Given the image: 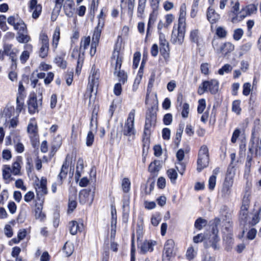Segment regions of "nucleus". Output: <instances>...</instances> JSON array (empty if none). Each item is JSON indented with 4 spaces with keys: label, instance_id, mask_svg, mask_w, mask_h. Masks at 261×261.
I'll return each instance as SVG.
<instances>
[{
    "label": "nucleus",
    "instance_id": "obj_32",
    "mask_svg": "<svg viewBox=\"0 0 261 261\" xmlns=\"http://www.w3.org/2000/svg\"><path fill=\"white\" fill-rule=\"evenodd\" d=\"M157 14L158 12H152L150 14L147 24V35H148L150 29L152 28V26L156 20Z\"/></svg>",
    "mask_w": 261,
    "mask_h": 261
},
{
    "label": "nucleus",
    "instance_id": "obj_25",
    "mask_svg": "<svg viewBox=\"0 0 261 261\" xmlns=\"http://www.w3.org/2000/svg\"><path fill=\"white\" fill-rule=\"evenodd\" d=\"M68 164H67V161H65L63 164L61 171L58 176V182L59 184L62 185L63 179L66 178L68 172Z\"/></svg>",
    "mask_w": 261,
    "mask_h": 261
},
{
    "label": "nucleus",
    "instance_id": "obj_30",
    "mask_svg": "<svg viewBox=\"0 0 261 261\" xmlns=\"http://www.w3.org/2000/svg\"><path fill=\"white\" fill-rule=\"evenodd\" d=\"M20 137L19 136H16L13 138V142L15 144V148L18 153H21L24 151V146L20 142Z\"/></svg>",
    "mask_w": 261,
    "mask_h": 261
},
{
    "label": "nucleus",
    "instance_id": "obj_33",
    "mask_svg": "<svg viewBox=\"0 0 261 261\" xmlns=\"http://www.w3.org/2000/svg\"><path fill=\"white\" fill-rule=\"evenodd\" d=\"M233 174L227 171L223 185L231 188L233 183Z\"/></svg>",
    "mask_w": 261,
    "mask_h": 261
},
{
    "label": "nucleus",
    "instance_id": "obj_38",
    "mask_svg": "<svg viewBox=\"0 0 261 261\" xmlns=\"http://www.w3.org/2000/svg\"><path fill=\"white\" fill-rule=\"evenodd\" d=\"M55 63L59 67L65 69L67 67V62L63 58L57 56L54 60Z\"/></svg>",
    "mask_w": 261,
    "mask_h": 261
},
{
    "label": "nucleus",
    "instance_id": "obj_46",
    "mask_svg": "<svg viewBox=\"0 0 261 261\" xmlns=\"http://www.w3.org/2000/svg\"><path fill=\"white\" fill-rule=\"evenodd\" d=\"M39 41L41 45L42 46H49V39L46 33L41 32L39 35Z\"/></svg>",
    "mask_w": 261,
    "mask_h": 261
},
{
    "label": "nucleus",
    "instance_id": "obj_34",
    "mask_svg": "<svg viewBox=\"0 0 261 261\" xmlns=\"http://www.w3.org/2000/svg\"><path fill=\"white\" fill-rule=\"evenodd\" d=\"M17 21L16 24L13 27L14 30L18 31V33H26L27 27L23 21L20 19Z\"/></svg>",
    "mask_w": 261,
    "mask_h": 261
},
{
    "label": "nucleus",
    "instance_id": "obj_54",
    "mask_svg": "<svg viewBox=\"0 0 261 261\" xmlns=\"http://www.w3.org/2000/svg\"><path fill=\"white\" fill-rule=\"evenodd\" d=\"M184 124H180L179 125V127L177 130L176 133V140L175 142L177 144H178L181 140L182 134L184 130Z\"/></svg>",
    "mask_w": 261,
    "mask_h": 261
},
{
    "label": "nucleus",
    "instance_id": "obj_27",
    "mask_svg": "<svg viewBox=\"0 0 261 261\" xmlns=\"http://www.w3.org/2000/svg\"><path fill=\"white\" fill-rule=\"evenodd\" d=\"M11 168L10 166L4 165L3 169V177L5 180H8V182L14 180V178L11 176Z\"/></svg>",
    "mask_w": 261,
    "mask_h": 261
},
{
    "label": "nucleus",
    "instance_id": "obj_6",
    "mask_svg": "<svg viewBox=\"0 0 261 261\" xmlns=\"http://www.w3.org/2000/svg\"><path fill=\"white\" fill-rule=\"evenodd\" d=\"M156 116L155 112L149 111L147 112L146 116V121L144 130V135L148 137L150 135L152 127L155 125Z\"/></svg>",
    "mask_w": 261,
    "mask_h": 261
},
{
    "label": "nucleus",
    "instance_id": "obj_53",
    "mask_svg": "<svg viewBox=\"0 0 261 261\" xmlns=\"http://www.w3.org/2000/svg\"><path fill=\"white\" fill-rule=\"evenodd\" d=\"M232 69V67L228 64H225L222 67L219 69L218 73L220 75H223L224 73H229Z\"/></svg>",
    "mask_w": 261,
    "mask_h": 261
},
{
    "label": "nucleus",
    "instance_id": "obj_1",
    "mask_svg": "<svg viewBox=\"0 0 261 261\" xmlns=\"http://www.w3.org/2000/svg\"><path fill=\"white\" fill-rule=\"evenodd\" d=\"M123 59V55L120 53V48L116 46L112 56L111 64L114 65V75L118 77L119 83L124 84L127 81V75L124 70H120Z\"/></svg>",
    "mask_w": 261,
    "mask_h": 261
},
{
    "label": "nucleus",
    "instance_id": "obj_26",
    "mask_svg": "<svg viewBox=\"0 0 261 261\" xmlns=\"http://www.w3.org/2000/svg\"><path fill=\"white\" fill-rule=\"evenodd\" d=\"M147 0H138L137 6V16L138 17L142 18L143 17L145 7L146 6Z\"/></svg>",
    "mask_w": 261,
    "mask_h": 261
},
{
    "label": "nucleus",
    "instance_id": "obj_44",
    "mask_svg": "<svg viewBox=\"0 0 261 261\" xmlns=\"http://www.w3.org/2000/svg\"><path fill=\"white\" fill-rule=\"evenodd\" d=\"M186 14V6L185 4L181 5L180 8V15L178 19V23L180 24L181 20H183V23L186 24L185 16Z\"/></svg>",
    "mask_w": 261,
    "mask_h": 261
},
{
    "label": "nucleus",
    "instance_id": "obj_52",
    "mask_svg": "<svg viewBox=\"0 0 261 261\" xmlns=\"http://www.w3.org/2000/svg\"><path fill=\"white\" fill-rule=\"evenodd\" d=\"M197 254L196 251L194 249L193 247L188 248L186 252L187 258L190 260L193 259Z\"/></svg>",
    "mask_w": 261,
    "mask_h": 261
},
{
    "label": "nucleus",
    "instance_id": "obj_60",
    "mask_svg": "<svg viewBox=\"0 0 261 261\" xmlns=\"http://www.w3.org/2000/svg\"><path fill=\"white\" fill-rule=\"evenodd\" d=\"M224 241L227 244L228 247L226 248V249L228 250L231 246V245L233 244V239L232 237V234H228L226 235L224 237Z\"/></svg>",
    "mask_w": 261,
    "mask_h": 261
},
{
    "label": "nucleus",
    "instance_id": "obj_19",
    "mask_svg": "<svg viewBox=\"0 0 261 261\" xmlns=\"http://www.w3.org/2000/svg\"><path fill=\"white\" fill-rule=\"evenodd\" d=\"M156 245V242L153 241H145L142 243L139 246L141 252L143 254L147 252H151L153 250V247Z\"/></svg>",
    "mask_w": 261,
    "mask_h": 261
},
{
    "label": "nucleus",
    "instance_id": "obj_47",
    "mask_svg": "<svg viewBox=\"0 0 261 261\" xmlns=\"http://www.w3.org/2000/svg\"><path fill=\"white\" fill-rule=\"evenodd\" d=\"M167 175L168 177L170 179L171 182L174 184L177 177V173L176 170L174 169L168 170Z\"/></svg>",
    "mask_w": 261,
    "mask_h": 261
},
{
    "label": "nucleus",
    "instance_id": "obj_57",
    "mask_svg": "<svg viewBox=\"0 0 261 261\" xmlns=\"http://www.w3.org/2000/svg\"><path fill=\"white\" fill-rule=\"evenodd\" d=\"M189 114V105L188 103H184L182 107V110L181 112V116L184 118H186L188 117Z\"/></svg>",
    "mask_w": 261,
    "mask_h": 261
},
{
    "label": "nucleus",
    "instance_id": "obj_4",
    "mask_svg": "<svg viewBox=\"0 0 261 261\" xmlns=\"http://www.w3.org/2000/svg\"><path fill=\"white\" fill-rule=\"evenodd\" d=\"M209 160L208 149L206 145H203L201 146L198 152L197 162L198 172H201L204 168L208 166Z\"/></svg>",
    "mask_w": 261,
    "mask_h": 261
},
{
    "label": "nucleus",
    "instance_id": "obj_15",
    "mask_svg": "<svg viewBox=\"0 0 261 261\" xmlns=\"http://www.w3.org/2000/svg\"><path fill=\"white\" fill-rule=\"evenodd\" d=\"M261 213V207L259 208V210L252 214V217L250 218L248 215V211H247V220L246 221H244L243 220H240L241 222L243 224L245 225L247 224H249L251 225H255L257 223H258L260 220V215Z\"/></svg>",
    "mask_w": 261,
    "mask_h": 261
},
{
    "label": "nucleus",
    "instance_id": "obj_10",
    "mask_svg": "<svg viewBox=\"0 0 261 261\" xmlns=\"http://www.w3.org/2000/svg\"><path fill=\"white\" fill-rule=\"evenodd\" d=\"M160 51L164 59L167 61L169 58V43L166 39L165 36L161 32H159Z\"/></svg>",
    "mask_w": 261,
    "mask_h": 261
},
{
    "label": "nucleus",
    "instance_id": "obj_43",
    "mask_svg": "<svg viewBox=\"0 0 261 261\" xmlns=\"http://www.w3.org/2000/svg\"><path fill=\"white\" fill-rule=\"evenodd\" d=\"M24 33H18V36L16 37L17 41L19 43H23L28 42L31 38L29 36L24 34Z\"/></svg>",
    "mask_w": 261,
    "mask_h": 261
},
{
    "label": "nucleus",
    "instance_id": "obj_58",
    "mask_svg": "<svg viewBox=\"0 0 261 261\" xmlns=\"http://www.w3.org/2000/svg\"><path fill=\"white\" fill-rule=\"evenodd\" d=\"M186 167V164L182 161H178V162L176 163V168L181 175L184 174Z\"/></svg>",
    "mask_w": 261,
    "mask_h": 261
},
{
    "label": "nucleus",
    "instance_id": "obj_29",
    "mask_svg": "<svg viewBox=\"0 0 261 261\" xmlns=\"http://www.w3.org/2000/svg\"><path fill=\"white\" fill-rule=\"evenodd\" d=\"M72 6H73V2L71 0H68L65 3L64 5V9L65 13V14L68 17H72L73 15L72 12Z\"/></svg>",
    "mask_w": 261,
    "mask_h": 261
},
{
    "label": "nucleus",
    "instance_id": "obj_11",
    "mask_svg": "<svg viewBox=\"0 0 261 261\" xmlns=\"http://www.w3.org/2000/svg\"><path fill=\"white\" fill-rule=\"evenodd\" d=\"M94 196V192L91 190L84 189L79 194L80 203L82 204L88 203L90 205L93 201Z\"/></svg>",
    "mask_w": 261,
    "mask_h": 261
},
{
    "label": "nucleus",
    "instance_id": "obj_39",
    "mask_svg": "<svg viewBox=\"0 0 261 261\" xmlns=\"http://www.w3.org/2000/svg\"><path fill=\"white\" fill-rule=\"evenodd\" d=\"M90 43V36H88L82 39L81 41L80 45V51H83V53L85 50L89 46Z\"/></svg>",
    "mask_w": 261,
    "mask_h": 261
},
{
    "label": "nucleus",
    "instance_id": "obj_62",
    "mask_svg": "<svg viewBox=\"0 0 261 261\" xmlns=\"http://www.w3.org/2000/svg\"><path fill=\"white\" fill-rule=\"evenodd\" d=\"M21 19H19L18 16H10L7 19L8 23L12 25L13 27L17 23V20H20Z\"/></svg>",
    "mask_w": 261,
    "mask_h": 261
},
{
    "label": "nucleus",
    "instance_id": "obj_59",
    "mask_svg": "<svg viewBox=\"0 0 261 261\" xmlns=\"http://www.w3.org/2000/svg\"><path fill=\"white\" fill-rule=\"evenodd\" d=\"M206 104L204 99H200L198 100V106L197 108V112L198 113L201 114L205 108Z\"/></svg>",
    "mask_w": 261,
    "mask_h": 261
},
{
    "label": "nucleus",
    "instance_id": "obj_24",
    "mask_svg": "<svg viewBox=\"0 0 261 261\" xmlns=\"http://www.w3.org/2000/svg\"><path fill=\"white\" fill-rule=\"evenodd\" d=\"M207 18L210 23H214L219 19L220 16L214 9L210 7L207 11Z\"/></svg>",
    "mask_w": 261,
    "mask_h": 261
},
{
    "label": "nucleus",
    "instance_id": "obj_42",
    "mask_svg": "<svg viewBox=\"0 0 261 261\" xmlns=\"http://www.w3.org/2000/svg\"><path fill=\"white\" fill-rule=\"evenodd\" d=\"M70 233L72 235H75L79 229L77 222L75 221H72L69 223Z\"/></svg>",
    "mask_w": 261,
    "mask_h": 261
},
{
    "label": "nucleus",
    "instance_id": "obj_12",
    "mask_svg": "<svg viewBox=\"0 0 261 261\" xmlns=\"http://www.w3.org/2000/svg\"><path fill=\"white\" fill-rule=\"evenodd\" d=\"M174 242L172 239L166 241L163 254V261H169L171 257L174 249Z\"/></svg>",
    "mask_w": 261,
    "mask_h": 261
},
{
    "label": "nucleus",
    "instance_id": "obj_63",
    "mask_svg": "<svg viewBox=\"0 0 261 261\" xmlns=\"http://www.w3.org/2000/svg\"><path fill=\"white\" fill-rule=\"evenodd\" d=\"M216 34L219 38H225L227 35V31L223 28L219 27L216 30Z\"/></svg>",
    "mask_w": 261,
    "mask_h": 261
},
{
    "label": "nucleus",
    "instance_id": "obj_22",
    "mask_svg": "<svg viewBox=\"0 0 261 261\" xmlns=\"http://www.w3.org/2000/svg\"><path fill=\"white\" fill-rule=\"evenodd\" d=\"M98 84V77L96 76V74H95L94 71H93V73L89 77V83L87 92L89 91L91 94L93 91L94 87L97 88Z\"/></svg>",
    "mask_w": 261,
    "mask_h": 261
},
{
    "label": "nucleus",
    "instance_id": "obj_8",
    "mask_svg": "<svg viewBox=\"0 0 261 261\" xmlns=\"http://www.w3.org/2000/svg\"><path fill=\"white\" fill-rule=\"evenodd\" d=\"M250 192L249 190H246L243 200L242 205L240 213V220L246 221L247 220V211L250 204Z\"/></svg>",
    "mask_w": 261,
    "mask_h": 261
},
{
    "label": "nucleus",
    "instance_id": "obj_13",
    "mask_svg": "<svg viewBox=\"0 0 261 261\" xmlns=\"http://www.w3.org/2000/svg\"><path fill=\"white\" fill-rule=\"evenodd\" d=\"M47 179L42 177L40 181L35 184V188L37 196H44L47 194Z\"/></svg>",
    "mask_w": 261,
    "mask_h": 261
},
{
    "label": "nucleus",
    "instance_id": "obj_35",
    "mask_svg": "<svg viewBox=\"0 0 261 261\" xmlns=\"http://www.w3.org/2000/svg\"><path fill=\"white\" fill-rule=\"evenodd\" d=\"M75 197L76 195L74 194L73 196H70L69 198L68 213H72L76 207L77 202L75 200Z\"/></svg>",
    "mask_w": 261,
    "mask_h": 261
},
{
    "label": "nucleus",
    "instance_id": "obj_20",
    "mask_svg": "<svg viewBox=\"0 0 261 261\" xmlns=\"http://www.w3.org/2000/svg\"><path fill=\"white\" fill-rule=\"evenodd\" d=\"M29 112L33 114L36 112H38L39 104L37 101L36 96L33 95L31 96L28 102Z\"/></svg>",
    "mask_w": 261,
    "mask_h": 261
},
{
    "label": "nucleus",
    "instance_id": "obj_36",
    "mask_svg": "<svg viewBox=\"0 0 261 261\" xmlns=\"http://www.w3.org/2000/svg\"><path fill=\"white\" fill-rule=\"evenodd\" d=\"M63 250L66 255L68 257L73 253L74 246L72 244L66 242L63 246Z\"/></svg>",
    "mask_w": 261,
    "mask_h": 261
},
{
    "label": "nucleus",
    "instance_id": "obj_40",
    "mask_svg": "<svg viewBox=\"0 0 261 261\" xmlns=\"http://www.w3.org/2000/svg\"><path fill=\"white\" fill-rule=\"evenodd\" d=\"M129 199L128 197H124L123 200V213L124 215L128 216L129 212Z\"/></svg>",
    "mask_w": 261,
    "mask_h": 261
},
{
    "label": "nucleus",
    "instance_id": "obj_45",
    "mask_svg": "<svg viewBox=\"0 0 261 261\" xmlns=\"http://www.w3.org/2000/svg\"><path fill=\"white\" fill-rule=\"evenodd\" d=\"M207 224V221L202 218H198L195 222L194 226L198 229L201 230L203 227Z\"/></svg>",
    "mask_w": 261,
    "mask_h": 261
},
{
    "label": "nucleus",
    "instance_id": "obj_51",
    "mask_svg": "<svg viewBox=\"0 0 261 261\" xmlns=\"http://www.w3.org/2000/svg\"><path fill=\"white\" fill-rule=\"evenodd\" d=\"M94 140V135L93 132H92V129L90 130L87 134L86 137V145L87 146H91L93 144Z\"/></svg>",
    "mask_w": 261,
    "mask_h": 261
},
{
    "label": "nucleus",
    "instance_id": "obj_23",
    "mask_svg": "<svg viewBox=\"0 0 261 261\" xmlns=\"http://www.w3.org/2000/svg\"><path fill=\"white\" fill-rule=\"evenodd\" d=\"M22 162V158L18 156L13 163L11 168V173L14 175H20V163Z\"/></svg>",
    "mask_w": 261,
    "mask_h": 261
},
{
    "label": "nucleus",
    "instance_id": "obj_3",
    "mask_svg": "<svg viewBox=\"0 0 261 261\" xmlns=\"http://www.w3.org/2000/svg\"><path fill=\"white\" fill-rule=\"evenodd\" d=\"M185 31L186 24H184L183 20H181L180 24L178 23L177 25H175L173 27L171 35L172 42L174 44L181 45L184 42Z\"/></svg>",
    "mask_w": 261,
    "mask_h": 261
},
{
    "label": "nucleus",
    "instance_id": "obj_17",
    "mask_svg": "<svg viewBox=\"0 0 261 261\" xmlns=\"http://www.w3.org/2000/svg\"><path fill=\"white\" fill-rule=\"evenodd\" d=\"M28 132L31 139L37 140L38 139V129L37 123L35 119H32L28 126Z\"/></svg>",
    "mask_w": 261,
    "mask_h": 261
},
{
    "label": "nucleus",
    "instance_id": "obj_31",
    "mask_svg": "<svg viewBox=\"0 0 261 261\" xmlns=\"http://www.w3.org/2000/svg\"><path fill=\"white\" fill-rule=\"evenodd\" d=\"M60 38V29L59 27H56L53 36V46L56 48L58 44V42Z\"/></svg>",
    "mask_w": 261,
    "mask_h": 261
},
{
    "label": "nucleus",
    "instance_id": "obj_28",
    "mask_svg": "<svg viewBox=\"0 0 261 261\" xmlns=\"http://www.w3.org/2000/svg\"><path fill=\"white\" fill-rule=\"evenodd\" d=\"M234 49V46L230 42H226L220 47V52L223 55H226L227 54L232 51Z\"/></svg>",
    "mask_w": 261,
    "mask_h": 261
},
{
    "label": "nucleus",
    "instance_id": "obj_18",
    "mask_svg": "<svg viewBox=\"0 0 261 261\" xmlns=\"http://www.w3.org/2000/svg\"><path fill=\"white\" fill-rule=\"evenodd\" d=\"M257 6L254 4H250L243 8L241 13L242 14L240 16V19L242 20L247 16H250L251 15L255 13L257 11Z\"/></svg>",
    "mask_w": 261,
    "mask_h": 261
},
{
    "label": "nucleus",
    "instance_id": "obj_41",
    "mask_svg": "<svg viewBox=\"0 0 261 261\" xmlns=\"http://www.w3.org/2000/svg\"><path fill=\"white\" fill-rule=\"evenodd\" d=\"M122 189L124 193H127L130 189V182L128 178L125 177L122 180Z\"/></svg>",
    "mask_w": 261,
    "mask_h": 261
},
{
    "label": "nucleus",
    "instance_id": "obj_50",
    "mask_svg": "<svg viewBox=\"0 0 261 261\" xmlns=\"http://www.w3.org/2000/svg\"><path fill=\"white\" fill-rule=\"evenodd\" d=\"M252 157L251 155H248L245 163V173L249 174L250 172V169L252 165Z\"/></svg>",
    "mask_w": 261,
    "mask_h": 261
},
{
    "label": "nucleus",
    "instance_id": "obj_2",
    "mask_svg": "<svg viewBox=\"0 0 261 261\" xmlns=\"http://www.w3.org/2000/svg\"><path fill=\"white\" fill-rule=\"evenodd\" d=\"M135 115V110L133 109L129 112L122 129V134L128 137V141L134 139L136 133L134 126Z\"/></svg>",
    "mask_w": 261,
    "mask_h": 261
},
{
    "label": "nucleus",
    "instance_id": "obj_56",
    "mask_svg": "<svg viewBox=\"0 0 261 261\" xmlns=\"http://www.w3.org/2000/svg\"><path fill=\"white\" fill-rule=\"evenodd\" d=\"M244 34V31L242 29L238 28L234 30L233 38L236 41L239 40Z\"/></svg>",
    "mask_w": 261,
    "mask_h": 261
},
{
    "label": "nucleus",
    "instance_id": "obj_61",
    "mask_svg": "<svg viewBox=\"0 0 261 261\" xmlns=\"http://www.w3.org/2000/svg\"><path fill=\"white\" fill-rule=\"evenodd\" d=\"M190 38L192 42L197 43L199 38L198 31L197 30H192L191 32Z\"/></svg>",
    "mask_w": 261,
    "mask_h": 261
},
{
    "label": "nucleus",
    "instance_id": "obj_14",
    "mask_svg": "<svg viewBox=\"0 0 261 261\" xmlns=\"http://www.w3.org/2000/svg\"><path fill=\"white\" fill-rule=\"evenodd\" d=\"M12 44H5L4 46V51L3 54L6 56H9L10 59L12 62V67H16V54L15 49L12 48Z\"/></svg>",
    "mask_w": 261,
    "mask_h": 261
},
{
    "label": "nucleus",
    "instance_id": "obj_16",
    "mask_svg": "<svg viewBox=\"0 0 261 261\" xmlns=\"http://www.w3.org/2000/svg\"><path fill=\"white\" fill-rule=\"evenodd\" d=\"M29 8L32 11V17L36 19L39 17L42 11V6L37 4V0H31L29 2Z\"/></svg>",
    "mask_w": 261,
    "mask_h": 261
},
{
    "label": "nucleus",
    "instance_id": "obj_55",
    "mask_svg": "<svg viewBox=\"0 0 261 261\" xmlns=\"http://www.w3.org/2000/svg\"><path fill=\"white\" fill-rule=\"evenodd\" d=\"M48 46H42V45H41V47L39 51V57H40L42 58L46 57L48 55Z\"/></svg>",
    "mask_w": 261,
    "mask_h": 261
},
{
    "label": "nucleus",
    "instance_id": "obj_37",
    "mask_svg": "<svg viewBox=\"0 0 261 261\" xmlns=\"http://www.w3.org/2000/svg\"><path fill=\"white\" fill-rule=\"evenodd\" d=\"M161 168L160 162L159 161H154L150 164L148 170L150 172H155L159 171Z\"/></svg>",
    "mask_w": 261,
    "mask_h": 261
},
{
    "label": "nucleus",
    "instance_id": "obj_49",
    "mask_svg": "<svg viewBox=\"0 0 261 261\" xmlns=\"http://www.w3.org/2000/svg\"><path fill=\"white\" fill-rule=\"evenodd\" d=\"M240 103V100H236L233 101L232 105V111L238 115L240 114L241 111Z\"/></svg>",
    "mask_w": 261,
    "mask_h": 261
},
{
    "label": "nucleus",
    "instance_id": "obj_9",
    "mask_svg": "<svg viewBox=\"0 0 261 261\" xmlns=\"http://www.w3.org/2000/svg\"><path fill=\"white\" fill-rule=\"evenodd\" d=\"M102 22L99 23L94 30L92 36L91 49L90 51V54L91 56H94L96 53V47L98 44L102 29Z\"/></svg>",
    "mask_w": 261,
    "mask_h": 261
},
{
    "label": "nucleus",
    "instance_id": "obj_48",
    "mask_svg": "<svg viewBox=\"0 0 261 261\" xmlns=\"http://www.w3.org/2000/svg\"><path fill=\"white\" fill-rule=\"evenodd\" d=\"M141 58V53L139 51L135 52L133 57V67L134 69L138 68Z\"/></svg>",
    "mask_w": 261,
    "mask_h": 261
},
{
    "label": "nucleus",
    "instance_id": "obj_21",
    "mask_svg": "<svg viewBox=\"0 0 261 261\" xmlns=\"http://www.w3.org/2000/svg\"><path fill=\"white\" fill-rule=\"evenodd\" d=\"M43 200L39 204H36L35 208L34 210V216L36 219L39 220L40 221H43L45 219L46 215L43 213Z\"/></svg>",
    "mask_w": 261,
    "mask_h": 261
},
{
    "label": "nucleus",
    "instance_id": "obj_7",
    "mask_svg": "<svg viewBox=\"0 0 261 261\" xmlns=\"http://www.w3.org/2000/svg\"><path fill=\"white\" fill-rule=\"evenodd\" d=\"M220 220L219 218H215L214 220L213 223L212 225V234L211 235L210 242L212 243V246L215 250L219 249L218 242L220 241V238L218 236L219 232L218 226L220 224Z\"/></svg>",
    "mask_w": 261,
    "mask_h": 261
},
{
    "label": "nucleus",
    "instance_id": "obj_5",
    "mask_svg": "<svg viewBox=\"0 0 261 261\" xmlns=\"http://www.w3.org/2000/svg\"><path fill=\"white\" fill-rule=\"evenodd\" d=\"M219 82L216 80L206 81L203 82L202 87L199 86L198 93L203 94L204 92L210 91L212 94H216L218 91Z\"/></svg>",
    "mask_w": 261,
    "mask_h": 261
},
{
    "label": "nucleus",
    "instance_id": "obj_64",
    "mask_svg": "<svg viewBox=\"0 0 261 261\" xmlns=\"http://www.w3.org/2000/svg\"><path fill=\"white\" fill-rule=\"evenodd\" d=\"M216 177L215 175H212L208 179V188L210 190H213L216 186Z\"/></svg>",
    "mask_w": 261,
    "mask_h": 261
}]
</instances>
